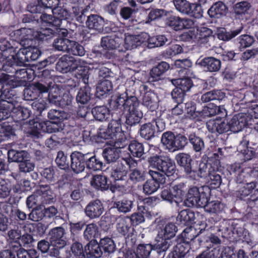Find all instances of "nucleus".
<instances>
[{"instance_id": "obj_1", "label": "nucleus", "mask_w": 258, "mask_h": 258, "mask_svg": "<svg viewBox=\"0 0 258 258\" xmlns=\"http://www.w3.org/2000/svg\"><path fill=\"white\" fill-rule=\"evenodd\" d=\"M139 104L138 98L135 96L128 95L126 91L113 95L110 101V106L113 109H124L125 122L131 126L139 123L143 116L142 111L139 109Z\"/></svg>"}, {"instance_id": "obj_2", "label": "nucleus", "mask_w": 258, "mask_h": 258, "mask_svg": "<svg viewBox=\"0 0 258 258\" xmlns=\"http://www.w3.org/2000/svg\"><path fill=\"white\" fill-rule=\"evenodd\" d=\"M34 90L39 93H45L50 90L48 98L49 102L56 106L64 107L71 103L72 97L70 95L69 92L63 93L62 96H60L62 94V91L57 86L50 87L46 86L39 82H36L34 84L29 86L25 90V93L29 94V92Z\"/></svg>"}, {"instance_id": "obj_3", "label": "nucleus", "mask_w": 258, "mask_h": 258, "mask_svg": "<svg viewBox=\"0 0 258 258\" xmlns=\"http://www.w3.org/2000/svg\"><path fill=\"white\" fill-rule=\"evenodd\" d=\"M8 47V42L7 40L4 39L0 41V49L2 50V52H0V66L4 71L11 72L14 65L25 66L26 62H29L26 47L20 48L15 55L6 57L4 54Z\"/></svg>"}, {"instance_id": "obj_4", "label": "nucleus", "mask_w": 258, "mask_h": 258, "mask_svg": "<svg viewBox=\"0 0 258 258\" xmlns=\"http://www.w3.org/2000/svg\"><path fill=\"white\" fill-rule=\"evenodd\" d=\"M56 69L63 73L77 69L75 76L78 80H88L90 78V73L88 69L79 67L78 60L68 55H64L59 59L56 64Z\"/></svg>"}, {"instance_id": "obj_5", "label": "nucleus", "mask_w": 258, "mask_h": 258, "mask_svg": "<svg viewBox=\"0 0 258 258\" xmlns=\"http://www.w3.org/2000/svg\"><path fill=\"white\" fill-rule=\"evenodd\" d=\"M54 194L48 185H40L39 188L26 200L27 207L29 208L41 207L45 204L53 202Z\"/></svg>"}, {"instance_id": "obj_6", "label": "nucleus", "mask_w": 258, "mask_h": 258, "mask_svg": "<svg viewBox=\"0 0 258 258\" xmlns=\"http://www.w3.org/2000/svg\"><path fill=\"white\" fill-rule=\"evenodd\" d=\"M149 169L157 171L165 176H171L176 172V165L173 160L167 156H154L149 159Z\"/></svg>"}, {"instance_id": "obj_7", "label": "nucleus", "mask_w": 258, "mask_h": 258, "mask_svg": "<svg viewBox=\"0 0 258 258\" xmlns=\"http://www.w3.org/2000/svg\"><path fill=\"white\" fill-rule=\"evenodd\" d=\"M101 138L111 139L112 142H115L117 147H124L126 144V138L121 126L120 119H112L108 124L107 130L100 133Z\"/></svg>"}, {"instance_id": "obj_8", "label": "nucleus", "mask_w": 258, "mask_h": 258, "mask_svg": "<svg viewBox=\"0 0 258 258\" xmlns=\"http://www.w3.org/2000/svg\"><path fill=\"white\" fill-rule=\"evenodd\" d=\"M65 230L61 227L53 228L49 232L50 244L53 247L50 249L49 255L57 256L59 254V249L62 248L67 244Z\"/></svg>"}, {"instance_id": "obj_9", "label": "nucleus", "mask_w": 258, "mask_h": 258, "mask_svg": "<svg viewBox=\"0 0 258 258\" xmlns=\"http://www.w3.org/2000/svg\"><path fill=\"white\" fill-rule=\"evenodd\" d=\"M161 142L165 148L170 152H173L182 149L187 144V139L181 135L175 136L171 132L163 134Z\"/></svg>"}, {"instance_id": "obj_10", "label": "nucleus", "mask_w": 258, "mask_h": 258, "mask_svg": "<svg viewBox=\"0 0 258 258\" xmlns=\"http://www.w3.org/2000/svg\"><path fill=\"white\" fill-rule=\"evenodd\" d=\"M209 192V188L207 186L202 187L200 188L196 186L192 187L188 190L186 202L190 204L191 206L203 207L207 202V197Z\"/></svg>"}, {"instance_id": "obj_11", "label": "nucleus", "mask_w": 258, "mask_h": 258, "mask_svg": "<svg viewBox=\"0 0 258 258\" xmlns=\"http://www.w3.org/2000/svg\"><path fill=\"white\" fill-rule=\"evenodd\" d=\"M39 31H37L34 36L32 29L23 28L12 32L10 36L14 40L19 41L23 47H28L34 45L35 38L40 40L37 36Z\"/></svg>"}, {"instance_id": "obj_12", "label": "nucleus", "mask_w": 258, "mask_h": 258, "mask_svg": "<svg viewBox=\"0 0 258 258\" xmlns=\"http://www.w3.org/2000/svg\"><path fill=\"white\" fill-rule=\"evenodd\" d=\"M148 173L152 179H148L144 184L143 192L146 195H151L159 189L161 184L165 182L166 178L163 174L152 169H149Z\"/></svg>"}, {"instance_id": "obj_13", "label": "nucleus", "mask_w": 258, "mask_h": 258, "mask_svg": "<svg viewBox=\"0 0 258 258\" xmlns=\"http://www.w3.org/2000/svg\"><path fill=\"white\" fill-rule=\"evenodd\" d=\"M33 131L37 134L53 133L62 130L61 123L48 120H36L33 123Z\"/></svg>"}, {"instance_id": "obj_14", "label": "nucleus", "mask_w": 258, "mask_h": 258, "mask_svg": "<svg viewBox=\"0 0 258 258\" xmlns=\"http://www.w3.org/2000/svg\"><path fill=\"white\" fill-rule=\"evenodd\" d=\"M141 94H143L142 104L153 111L158 107V98L157 95L150 90H148V87L143 85L140 87Z\"/></svg>"}, {"instance_id": "obj_15", "label": "nucleus", "mask_w": 258, "mask_h": 258, "mask_svg": "<svg viewBox=\"0 0 258 258\" xmlns=\"http://www.w3.org/2000/svg\"><path fill=\"white\" fill-rule=\"evenodd\" d=\"M90 153L83 154L80 152H74L71 155V167L73 171L79 173L83 171L85 168V160L86 158Z\"/></svg>"}, {"instance_id": "obj_16", "label": "nucleus", "mask_w": 258, "mask_h": 258, "mask_svg": "<svg viewBox=\"0 0 258 258\" xmlns=\"http://www.w3.org/2000/svg\"><path fill=\"white\" fill-rule=\"evenodd\" d=\"M54 26L53 28H41L37 36L42 40H47L55 35H58L59 38L67 37L68 35V31L66 29Z\"/></svg>"}, {"instance_id": "obj_17", "label": "nucleus", "mask_w": 258, "mask_h": 258, "mask_svg": "<svg viewBox=\"0 0 258 258\" xmlns=\"http://www.w3.org/2000/svg\"><path fill=\"white\" fill-rule=\"evenodd\" d=\"M248 124L246 115L242 113L234 115L227 122L229 130L234 133H237L241 131L245 126Z\"/></svg>"}, {"instance_id": "obj_18", "label": "nucleus", "mask_w": 258, "mask_h": 258, "mask_svg": "<svg viewBox=\"0 0 258 258\" xmlns=\"http://www.w3.org/2000/svg\"><path fill=\"white\" fill-rule=\"evenodd\" d=\"M104 208L102 204L99 200H95L90 202L85 209V213L88 217L90 219H95L99 217L103 213Z\"/></svg>"}, {"instance_id": "obj_19", "label": "nucleus", "mask_w": 258, "mask_h": 258, "mask_svg": "<svg viewBox=\"0 0 258 258\" xmlns=\"http://www.w3.org/2000/svg\"><path fill=\"white\" fill-rule=\"evenodd\" d=\"M87 17L86 25L88 29L94 30L98 33L103 32L104 25V21L103 18L95 14H91L87 16Z\"/></svg>"}, {"instance_id": "obj_20", "label": "nucleus", "mask_w": 258, "mask_h": 258, "mask_svg": "<svg viewBox=\"0 0 258 258\" xmlns=\"http://www.w3.org/2000/svg\"><path fill=\"white\" fill-rule=\"evenodd\" d=\"M207 127L209 132L219 134H223L229 130L227 123L221 118L210 120L207 122Z\"/></svg>"}, {"instance_id": "obj_21", "label": "nucleus", "mask_w": 258, "mask_h": 258, "mask_svg": "<svg viewBox=\"0 0 258 258\" xmlns=\"http://www.w3.org/2000/svg\"><path fill=\"white\" fill-rule=\"evenodd\" d=\"M157 238H164L170 240L173 238L177 231V228L173 223H168L163 227L158 226Z\"/></svg>"}, {"instance_id": "obj_22", "label": "nucleus", "mask_w": 258, "mask_h": 258, "mask_svg": "<svg viewBox=\"0 0 258 258\" xmlns=\"http://www.w3.org/2000/svg\"><path fill=\"white\" fill-rule=\"evenodd\" d=\"M177 163L181 166L184 168V170L187 175L192 177L194 171L191 167V162L192 161L190 156L186 153H181L178 154L175 158Z\"/></svg>"}, {"instance_id": "obj_23", "label": "nucleus", "mask_w": 258, "mask_h": 258, "mask_svg": "<svg viewBox=\"0 0 258 258\" xmlns=\"http://www.w3.org/2000/svg\"><path fill=\"white\" fill-rule=\"evenodd\" d=\"M112 143L113 144V147L106 148L102 153L103 158L108 163L114 162L119 158L120 149L123 148L116 147L115 142Z\"/></svg>"}, {"instance_id": "obj_24", "label": "nucleus", "mask_w": 258, "mask_h": 258, "mask_svg": "<svg viewBox=\"0 0 258 258\" xmlns=\"http://www.w3.org/2000/svg\"><path fill=\"white\" fill-rule=\"evenodd\" d=\"M227 8L221 2L214 3L208 11V14L211 18H219L226 14Z\"/></svg>"}, {"instance_id": "obj_25", "label": "nucleus", "mask_w": 258, "mask_h": 258, "mask_svg": "<svg viewBox=\"0 0 258 258\" xmlns=\"http://www.w3.org/2000/svg\"><path fill=\"white\" fill-rule=\"evenodd\" d=\"M200 64L207 68L210 72H217L221 68V61L213 57H206L201 61L198 62Z\"/></svg>"}, {"instance_id": "obj_26", "label": "nucleus", "mask_w": 258, "mask_h": 258, "mask_svg": "<svg viewBox=\"0 0 258 258\" xmlns=\"http://www.w3.org/2000/svg\"><path fill=\"white\" fill-rule=\"evenodd\" d=\"M90 184L94 188L101 190L108 189L109 186L107 177L103 175H96L93 176Z\"/></svg>"}, {"instance_id": "obj_27", "label": "nucleus", "mask_w": 258, "mask_h": 258, "mask_svg": "<svg viewBox=\"0 0 258 258\" xmlns=\"http://www.w3.org/2000/svg\"><path fill=\"white\" fill-rule=\"evenodd\" d=\"M195 219V215L194 212L189 209L181 211L177 217V221L182 225H189L191 224Z\"/></svg>"}, {"instance_id": "obj_28", "label": "nucleus", "mask_w": 258, "mask_h": 258, "mask_svg": "<svg viewBox=\"0 0 258 258\" xmlns=\"http://www.w3.org/2000/svg\"><path fill=\"white\" fill-rule=\"evenodd\" d=\"M96 240H92L85 248V252L91 257L99 258L102 254V251Z\"/></svg>"}, {"instance_id": "obj_29", "label": "nucleus", "mask_w": 258, "mask_h": 258, "mask_svg": "<svg viewBox=\"0 0 258 258\" xmlns=\"http://www.w3.org/2000/svg\"><path fill=\"white\" fill-rule=\"evenodd\" d=\"M217 258H248L242 249H239L234 252L229 247L220 250V254Z\"/></svg>"}, {"instance_id": "obj_30", "label": "nucleus", "mask_w": 258, "mask_h": 258, "mask_svg": "<svg viewBox=\"0 0 258 258\" xmlns=\"http://www.w3.org/2000/svg\"><path fill=\"white\" fill-rule=\"evenodd\" d=\"M51 12L53 15L54 26L59 27L63 20H65L68 16V12L61 7L54 8Z\"/></svg>"}, {"instance_id": "obj_31", "label": "nucleus", "mask_w": 258, "mask_h": 258, "mask_svg": "<svg viewBox=\"0 0 258 258\" xmlns=\"http://www.w3.org/2000/svg\"><path fill=\"white\" fill-rule=\"evenodd\" d=\"M242 29V28L241 27L235 30L227 32L225 28H221L218 29L217 35L220 40L224 41H229L240 34Z\"/></svg>"}, {"instance_id": "obj_32", "label": "nucleus", "mask_w": 258, "mask_h": 258, "mask_svg": "<svg viewBox=\"0 0 258 258\" xmlns=\"http://www.w3.org/2000/svg\"><path fill=\"white\" fill-rule=\"evenodd\" d=\"M131 229L129 218L119 217L116 219V229L119 233L125 235L129 233Z\"/></svg>"}, {"instance_id": "obj_33", "label": "nucleus", "mask_w": 258, "mask_h": 258, "mask_svg": "<svg viewBox=\"0 0 258 258\" xmlns=\"http://www.w3.org/2000/svg\"><path fill=\"white\" fill-rule=\"evenodd\" d=\"M112 90L111 82H100L96 87V96L98 98L106 96Z\"/></svg>"}, {"instance_id": "obj_34", "label": "nucleus", "mask_w": 258, "mask_h": 258, "mask_svg": "<svg viewBox=\"0 0 258 258\" xmlns=\"http://www.w3.org/2000/svg\"><path fill=\"white\" fill-rule=\"evenodd\" d=\"M187 190V187L184 183H180L173 187L172 194L174 198V202L179 203L182 201Z\"/></svg>"}, {"instance_id": "obj_35", "label": "nucleus", "mask_w": 258, "mask_h": 258, "mask_svg": "<svg viewBox=\"0 0 258 258\" xmlns=\"http://www.w3.org/2000/svg\"><path fill=\"white\" fill-rule=\"evenodd\" d=\"M92 113L96 120L101 121L105 120L110 115L109 110L105 106L94 107L92 110Z\"/></svg>"}, {"instance_id": "obj_36", "label": "nucleus", "mask_w": 258, "mask_h": 258, "mask_svg": "<svg viewBox=\"0 0 258 258\" xmlns=\"http://www.w3.org/2000/svg\"><path fill=\"white\" fill-rule=\"evenodd\" d=\"M207 197V202L203 205L205 211L212 213H219L223 209L224 206L218 201H209Z\"/></svg>"}, {"instance_id": "obj_37", "label": "nucleus", "mask_w": 258, "mask_h": 258, "mask_svg": "<svg viewBox=\"0 0 258 258\" xmlns=\"http://www.w3.org/2000/svg\"><path fill=\"white\" fill-rule=\"evenodd\" d=\"M128 148L131 155L134 157L141 158L145 154L144 146L136 141L131 142Z\"/></svg>"}, {"instance_id": "obj_38", "label": "nucleus", "mask_w": 258, "mask_h": 258, "mask_svg": "<svg viewBox=\"0 0 258 258\" xmlns=\"http://www.w3.org/2000/svg\"><path fill=\"white\" fill-rule=\"evenodd\" d=\"M119 38H113L110 36L103 37L101 42V46L104 49L113 50L119 47L120 44Z\"/></svg>"}, {"instance_id": "obj_39", "label": "nucleus", "mask_w": 258, "mask_h": 258, "mask_svg": "<svg viewBox=\"0 0 258 258\" xmlns=\"http://www.w3.org/2000/svg\"><path fill=\"white\" fill-rule=\"evenodd\" d=\"M257 182L251 181L244 184L237 191L236 196L240 199H243L248 196L252 191L256 187Z\"/></svg>"}, {"instance_id": "obj_40", "label": "nucleus", "mask_w": 258, "mask_h": 258, "mask_svg": "<svg viewBox=\"0 0 258 258\" xmlns=\"http://www.w3.org/2000/svg\"><path fill=\"white\" fill-rule=\"evenodd\" d=\"M70 42L69 39L58 37L54 40L52 47L57 51L68 52Z\"/></svg>"}, {"instance_id": "obj_41", "label": "nucleus", "mask_w": 258, "mask_h": 258, "mask_svg": "<svg viewBox=\"0 0 258 258\" xmlns=\"http://www.w3.org/2000/svg\"><path fill=\"white\" fill-rule=\"evenodd\" d=\"M140 135L146 140H149L153 137L156 132L154 124L151 122L142 125L140 128Z\"/></svg>"}, {"instance_id": "obj_42", "label": "nucleus", "mask_w": 258, "mask_h": 258, "mask_svg": "<svg viewBox=\"0 0 258 258\" xmlns=\"http://www.w3.org/2000/svg\"><path fill=\"white\" fill-rule=\"evenodd\" d=\"M9 160L12 162H21L28 158V154L25 151L10 150L8 153Z\"/></svg>"}, {"instance_id": "obj_43", "label": "nucleus", "mask_w": 258, "mask_h": 258, "mask_svg": "<svg viewBox=\"0 0 258 258\" xmlns=\"http://www.w3.org/2000/svg\"><path fill=\"white\" fill-rule=\"evenodd\" d=\"M11 104L12 106H11L10 112L8 117L11 115V112L13 114H16V115L20 120L26 119L30 116V111L28 108L21 106L14 108L12 104Z\"/></svg>"}, {"instance_id": "obj_44", "label": "nucleus", "mask_w": 258, "mask_h": 258, "mask_svg": "<svg viewBox=\"0 0 258 258\" xmlns=\"http://www.w3.org/2000/svg\"><path fill=\"white\" fill-rule=\"evenodd\" d=\"M84 89L81 88L76 97L78 102L84 104L90 99V89L87 86L86 82H83Z\"/></svg>"}, {"instance_id": "obj_45", "label": "nucleus", "mask_w": 258, "mask_h": 258, "mask_svg": "<svg viewBox=\"0 0 258 258\" xmlns=\"http://www.w3.org/2000/svg\"><path fill=\"white\" fill-rule=\"evenodd\" d=\"M169 68V65L165 61H162L157 66L152 68L150 71L151 77L153 78H157L161 76Z\"/></svg>"}, {"instance_id": "obj_46", "label": "nucleus", "mask_w": 258, "mask_h": 258, "mask_svg": "<svg viewBox=\"0 0 258 258\" xmlns=\"http://www.w3.org/2000/svg\"><path fill=\"white\" fill-rule=\"evenodd\" d=\"M215 168L210 163L203 161L199 164L198 176L201 178H206Z\"/></svg>"}, {"instance_id": "obj_47", "label": "nucleus", "mask_w": 258, "mask_h": 258, "mask_svg": "<svg viewBox=\"0 0 258 258\" xmlns=\"http://www.w3.org/2000/svg\"><path fill=\"white\" fill-rule=\"evenodd\" d=\"M98 235V228L96 224L91 223L86 226L84 232V237L86 239H92L97 237Z\"/></svg>"}, {"instance_id": "obj_48", "label": "nucleus", "mask_w": 258, "mask_h": 258, "mask_svg": "<svg viewBox=\"0 0 258 258\" xmlns=\"http://www.w3.org/2000/svg\"><path fill=\"white\" fill-rule=\"evenodd\" d=\"M86 164L88 168L93 171L100 170L102 169L103 163L95 156L90 157V155L86 158Z\"/></svg>"}, {"instance_id": "obj_49", "label": "nucleus", "mask_w": 258, "mask_h": 258, "mask_svg": "<svg viewBox=\"0 0 258 258\" xmlns=\"http://www.w3.org/2000/svg\"><path fill=\"white\" fill-rule=\"evenodd\" d=\"M156 241V243L153 246V249L159 253L166 251L171 245V240L164 238H157Z\"/></svg>"}, {"instance_id": "obj_50", "label": "nucleus", "mask_w": 258, "mask_h": 258, "mask_svg": "<svg viewBox=\"0 0 258 258\" xmlns=\"http://www.w3.org/2000/svg\"><path fill=\"white\" fill-rule=\"evenodd\" d=\"M173 2L178 11L186 15L189 14L191 3L186 0H173Z\"/></svg>"}, {"instance_id": "obj_51", "label": "nucleus", "mask_w": 258, "mask_h": 258, "mask_svg": "<svg viewBox=\"0 0 258 258\" xmlns=\"http://www.w3.org/2000/svg\"><path fill=\"white\" fill-rule=\"evenodd\" d=\"M184 243H189L194 240L198 234L196 231V229L192 227H187L186 228L181 234Z\"/></svg>"}, {"instance_id": "obj_52", "label": "nucleus", "mask_w": 258, "mask_h": 258, "mask_svg": "<svg viewBox=\"0 0 258 258\" xmlns=\"http://www.w3.org/2000/svg\"><path fill=\"white\" fill-rule=\"evenodd\" d=\"M70 42L68 52L78 56H83L85 54V50L82 45L73 40H71Z\"/></svg>"}, {"instance_id": "obj_53", "label": "nucleus", "mask_w": 258, "mask_h": 258, "mask_svg": "<svg viewBox=\"0 0 258 258\" xmlns=\"http://www.w3.org/2000/svg\"><path fill=\"white\" fill-rule=\"evenodd\" d=\"M209 185L212 188L219 187L222 182L221 176L217 173L215 168L207 177Z\"/></svg>"}, {"instance_id": "obj_54", "label": "nucleus", "mask_w": 258, "mask_h": 258, "mask_svg": "<svg viewBox=\"0 0 258 258\" xmlns=\"http://www.w3.org/2000/svg\"><path fill=\"white\" fill-rule=\"evenodd\" d=\"M153 249V246L150 244H141L138 245L136 251L140 258H148Z\"/></svg>"}, {"instance_id": "obj_55", "label": "nucleus", "mask_w": 258, "mask_h": 258, "mask_svg": "<svg viewBox=\"0 0 258 258\" xmlns=\"http://www.w3.org/2000/svg\"><path fill=\"white\" fill-rule=\"evenodd\" d=\"M100 245L105 252H113L115 249V245L113 240L109 237H104L101 239Z\"/></svg>"}, {"instance_id": "obj_56", "label": "nucleus", "mask_w": 258, "mask_h": 258, "mask_svg": "<svg viewBox=\"0 0 258 258\" xmlns=\"http://www.w3.org/2000/svg\"><path fill=\"white\" fill-rule=\"evenodd\" d=\"M189 141L196 152H200L204 148L205 146L203 140L200 137H197L195 134L189 135Z\"/></svg>"}, {"instance_id": "obj_57", "label": "nucleus", "mask_w": 258, "mask_h": 258, "mask_svg": "<svg viewBox=\"0 0 258 258\" xmlns=\"http://www.w3.org/2000/svg\"><path fill=\"white\" fill-rule=\"evenodd\" d=\"M118 210L122 213H127L131 211L133 206V202L131 200H123L114 204Z\"/></svg>"}, {"instance_id": "obj_58", "label": "nucleus", "mask_w": 258, "mask_h": 258, "mask_svg": "<svg viewBox=\"0 0 258 258\" xmlns=\"http://www.w3.org/2000/svg\"><path fill=\"white\" fill-rule=\"evenodd\" d=\"M146 176L144 172L135 169L131 170L130 174V179L133 183L141 182L145 179Z\"/></svg>"}, {"instance_id": "obj_59", "label": "nucleus", "mask_w": 258, "mask_h": 258, "mask_svg": "<svg viewBox=\"0 0 258 258\" xmlns=\"http://www.w3.org/2000/svg\"><path fill=\"white\" fill-rule=\"evenodd\" d=\"M48 117L50 119L56 120L59 122L67 118V114L60 110L51 109L48 113Z\"/></svg>"}, {"instance_id": "obj_60", "label": "nucleus", "mask_w": 258, "mask_h": 258, "mask_svg": "<svg viewBox=\"0 0 258 258\" xmlns=\"http://www.w3.org/2000/svg\"><path fill=\"white\" fill-rule=\"evenodd\" d=\"M167 42L168 39L164 35H158L149 39V44L152 45L151 47L162 46Z\"/></svg>"}, {"instance_id": "obj_61", "label": "nucleus", "mask_w": 258, "mask_h": 258, "mask_svg": "<svg viewBox=\"0 0 258 258\" xmlns=\"http://www.w3.org/2000/svg\"><path fill=\"white\" fill-rule=\"evenodd\" d=\"M57 166L62 169H66L69 167L67 157L62 151H59L55 159Z\"/></svg>"}, {"instance_id": "obj_62", "label": "nucleus", "mask_w": 258, "mask_h": 258, "mask_svg": "<svg viewBox=\"0 0 258 258\" xmlns=\"http://www.w3.org/2000/svg\"><path fill=\"white\" fill-rule=\"evenodd\" d=\"M27 48V54L28 61H34L37 59L40 55V51L38 48L32 45V46L26 47Z\"/></svg>"}, {"instance_id": "obj_63", "label": "nucleus", "mask_w": 258, "mask_h": 258, "mask_svg": "<svg viewBox=\"0 0 258 258\" xmlns=\"http://www.w3.org/2000/svg\"><path fill=\"white\" fill-rule=\"evenodd\" d=\"M18 258H38L37 251L34 249L26 250L23 248L19 249L17 252Z\"/></svg>"}, {"instance_id": "obj_64", "label": "nucleus", "mask_w": 258, "mask_h": 258, "mask_svg": "<svg viewBox=\"0 0 258 258\" xmlns=\"http://www.w3.org/2000/svg\"><path fill=\"white\" fill-rule=\"evenodd\" d=\"M44 217V213L41 207H35L29 214V219L33 221H38Z\"/></svg>"}]
</instances>
